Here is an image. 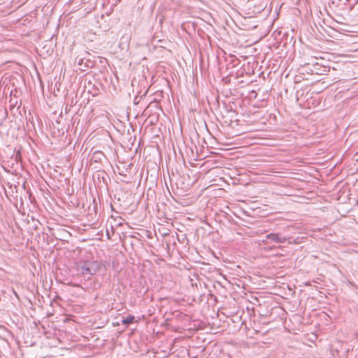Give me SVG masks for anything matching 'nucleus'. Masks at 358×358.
<instances>
[{"label": "nucleus", "mask_w": 358, "mask_h": 358, "mask_svg": "<svg viewBox=\"0 0 358 358\" xmlns=\"http://www.w3.org/2000/svg\"><path fill=\"white\" fill-rule=\"evenodd\" d=\"M287 241V238L278 233H271L266 235V240L264 241L267 243H284Z\"/></svg>", "instance_id": "f257e3e1"}, {"label": "nucleus", "mask_w": 358, "mask_h": 358, "mask_svg": "<svg viewBox=\"0 0 358 358\" xmlns=\"http://www.w3.org/2000/svg\"><path fill=\"white\" fill-rule=\"evenodd\" d=\"M90 268V275H94L103 267V264L98 261L87 262Z\"/></svg>", "instance_id": "f03ea898"}, {"label": "nucleus", "mask_w": 358, "mask_h": 358, "mask_svg": "<svg viewBox=\"0 0 358 358\" xmlns=\"http://www.w3.org/2000/svg\"><path fill=\"white\" fill-rule=\"evenodd\" d=\"M78 271L80 273V275L81 276H83L85 280H86V278L87 279H90V268H89V266L87 264V262H85L84 263L83 265L80 266L78 268Z\"/></svg>", "instance_id": "7ed1b4c3"}, {"label": "nucleus", "mask_w": 358, "mask_h": 358, "mask_svg": "<svg viewBox=\"0 0 358 358\" xmlns=\"http://www.w3.org/2000/svg\"><path fill=\"white\" fill-rule=\"evenodd\" d=\"M104 154L102 152L96 151L93 153L91 160L94 161V162H100Z\"/></svg>", "instance_id": "20e7f679"}, {"label": "nucleus", "mask_w": 358, "mask_h": 358, "mask_svg": "<svg viewBox=\"0 0 358 358\" xmlns=\"http://www.w3.org/2000/svg\"><path fill=\"white\" fill-rule=\"evenodd\" d=\"M134 320H135L134 316H133V315H128L126 317H122V323L123 324H125L126 326H128L129 324L133 323Z\"/></svg>", "instance_id": "39448f33"}, {"label": "nucleus", "mask_w": 358, "mask_h": 358, "mask_svg": "<svg viewBox=\"0 0 358 358\" xmlns=\"http://www.w3.org/2000/svg\"><path fill=\"white\" fill-rule=\"evenodd\" d=\"M84 65L86 67H92L93 66V62H92L90 59H86V61L84 62Z\"/></svg>", "instance_id": "423d86ee"}, {"label": "nucleus", "mask_w": 358, "mask_h": 358, "mask_svg": "<svg viewBox=\"0 0 358 358\" xmlns=\"http://www.w3.org/2000/svg\"><path fill=\"white\" fill-rule=\"evenodd\" d=\"M84 60L85 59L84 58H80L79 57H78L76 59V61L77 62L78 64L80 65V66H82L83 64H84Z\"/></svg>", "instance_id": "0eeeda50"}, {"label": "nucleus", "mask_w": 358, "mask_h": 358, "mask_svg": "<svg viewBox=\"0 0 358 358\" xmlns=\"http://www.w3.org/2000/svg\"><path fill=\"white\" fill-rule=\"evenodd\" d=\"M192 352L191 350L188 352V355H189V358H194V356H192Z\"/></svg>", "instance_id": "6e6552de"}]
</instances>
